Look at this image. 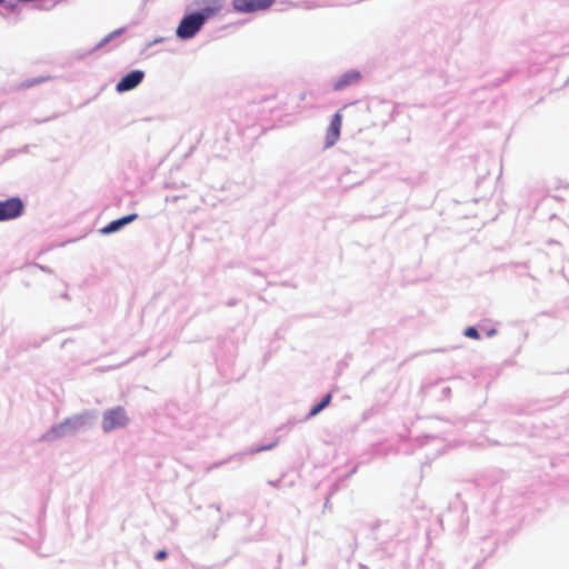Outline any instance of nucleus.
Returning <instances> with one entry per match:
<instances>
[{
  "mask_svg": "<svg viewBox=\"0 0 569 569\" xmlns=\"http://www.w3.org/2000/svg\"><path fill=\"white\" fill-rule=\"evenodd\" d=\"M206 17L202 13L186 16L177 28V36L180 39L192 38L203 26Z\"/></svg>",
  "mask_w": 569,
  "mask_h": 569,
  "instance_id": "f257e3e1",
  "label": "nucleus"
},
{
  "mask_svg": "<svg viewBox=\"0 0 569 569\" xmlns=\"http://www.w3.org/2000/svg\"><path fill=\"white\" fill-rule=\"evenodd\" d=\"M129 422V418L126 413L124 408L116 407L113 409L107 410L102 417V429L104 431H111L117 428H122L127 426Z\"/></svg>",
  "mask_w": 569,
  "mask_h": 569,
  "instance_id": "f03ea898",
  "label": "nucleus"
},
{
  "mask_svg": "<svg viewBox=\"0 0 569 569\" xmlns=\"http://www.w3.org/2000/svg\"><path fill=\"white\" fill-rule=\"evenodd\" d=\"M24 204L18 197L0 201V221L12 220L20 217Z\"/></svg>",
  "mask_w": 569,
  "mask_h": 569,
  "instance_id": "7ed1b4c3",
  "label": "nucleus"
},
{
  "mask_svg": "<svg viewBox=\"0 0 569 569\" xmlns=\"http://www.w3.org/2000/svg\"><path fill=\"white\" fill-rule=\"evenodd\" d=\"M276 0H232L237 12L250 13L270 8Z\"/></svg>",
  "mask_w": 569,
  "mask_h": 569,
  "instance_id": "20e7f679",
  "label": "nucleus"
},
{
  "mask_svg": "<svg viewBox=\"0 0 569 569\" xmlns=\"http://www.w3.org/2000/svg\"><path fill=\"white\" fill-rule=\"evenodd\" d=\"M144 73L140 70H133L126 74L118 83L117 91L124 92L134 89L143 79Z\"/></svg>",
  "mask_w": 569,
  "mask_h": 569,
  "instance_id": "39448f33",
  "label": "nucleus"
},
{
  "mask_svg": "<svg viewBox=\"0 0 569 569\" xmlns=\"http://www.w3.org/2000/svg\"><path fill=\"white\" fill-rule=\"evenodd\" d=\"M341 126H342V116L339 112H337L332 117L330 124L326 132V147H332L339 140Z\"/></svg>",
  "mask_w": 569,
  "mask_h": 569,
  "instance_id": "423d86ee",
  "label": "nucleus"
},
{
  "mask_svg": "<svg viewBox=\"0 0 569 569\" xmlns=\"http://www.w3.org/2000/svg\"><path fill=\"white\" fill-rule=\"evenodd\" d=\"M224 0H199L198 4L201 7L202 14L206 17L217 14L223 7Z\"/></svg>",
  "mask_w": 569,
  "mask_h": 569,
  "instance_id": "0eeeda50",
  "label": "nucleus"
},
{
  "mask_svg": "<svg viewBox=\"0 0 569 569\" xmlns=\"http://www.w3.org/2000/svg\"><path fill=\"white\" fill-rule=\"evenodd\" d=\"M361 76L359 71H348L343 73L333 84L335 90H342L343 88L355 84L360 80Z\"/></svg>",
  "mask_w": 569,
  "mask_h": 569,
  "instance_id": "6e6552de",
  "label": "nucleus"
},
{
  "mask_svg": "<svg viewBox=\"0 0 569 569\" xmlns=\"http://www.w3.org/2000/svg\"><path fill=\"white\" fill-rule=\"evenodd\" d=\"M138 218V214L137 213H131V214H128L126 217H122L120 219H117V220H113L111 221L108 226H106L104 228L101 229V232L102 233H112V232H116L118 231L120 228H122L123 226L134 221L136 219Z\"/></svg>",
  "mask_w": 569,
  "mask_h": 569,
  "instance_id": "1a4fd4ad",
  "label": "nucleus"
},
{
  "mask_svg": "<svg viewBox=\"0 0 569 569\" xmlns=\"http://www.w3.org/2000/svg\"><path fill=\"white\" fill-rule=\"evenodd\" d=\"M331 398H332L331 393L326 395V397L318 405L312 407V409L309 412V417H313V416L318 415L326 407H328L331 401Z\"/></svg>",
  "mask_w": 569,
  "mask_h": 569,
  "instance_id": "9d476101",
  "label": "nucleus"
},
{
  "mask_svg": "<svg viewBox=\"0 0 569 569\" xmlns=\"http://www.w3.org/2000/svg\"><path fill=\"white\" fill-rule=\"evenodd\" d=\"M465 336L471 339H479V332L475 327H468L465 330Z\"/></svg>",
  "mask_w": 569,
  "mask_h": 569,
  "instance_id": "9b49d317",
  "label": "nucleus"
},
{
  "mask_svg": "<svg viewBox=\"0 0 569 569\" xmlns=\"http://www.w3.org/2000/svg\"><path fill=\"white\" fill-rule=\"evenodd\" d=\"M166 557H167V552L164 550H160L156 553L157 560H163V559H166Z\"/></svg>",
  "mask_w": 569,
  "mask_h": 569,
  "instance_id": "f8f14e48",
  "label": "nucleus"
},
{
  "mask_svg": "<svg viewBox=\"0 0 569 569\" xmlns=\"http://www.w3.org/2000/svg\"><path fill=\"white\" fill-rule=\"evenodd\" d=\"M3 0H0V2H2Z\"/></svg>",
  "mask_w": 569,
  "mask_h": 569,
  "instance_id": "ddd939ff",
  "label": "nucleus"
}]
</instances>
